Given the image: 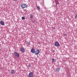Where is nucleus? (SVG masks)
<instances>
[{"label": "nucleus", "mask_w": 77, "mask_h": 77, "mask_svg": "<svg viewBox=\"0 0 77 77\" xmlns=\"http://www.w3.org/2000/svg\"><path fill=\"white\" fill-rule=\"evenodd\" d=\"M21 6L23 9H24V8H27V5L26 4H23L21 5Z\"/></svg>", "instance_id": "obj_1"}, {"label": "nucleus", "mask_w": 77, "mask_h": 77, "mask_svg": "<svg viewBox=\"0 0 77 77\" xmlns=\"http://www.w3.org/2000/svg\"><path fill=\"white\" fill-rule=\"evenodd\" d=\"M54 45L56 47H59L60 46V44L59 43L57 42H56L55 43Z\"/></svg>", "instance_id": "obj_2"}, {"label": "nucleus", "mask_w": 77, "mask_h": 77, "mask_svg": "<svg viewBox=\"0 0 77 77\" xmlns=\"http://www.w3.org/2000/svg\"><path fill=\"white\" fill-rule=\"evenodd\" d=\"M28 77H33V74L32 72H30L28 74Z\"/></svg>", "instance_id": "obj_3"}, {"label": "nucleus", "mask_w": 77, "mask_h": 77, "mask_svg": "<svg viewBox=\"0 0 77 77\" xmlns=\"http://www.w3.org/2000/svg\"><path fill=\"white\" fill-rule=\"evenodd\" d=\"M39 53H40V51H39V50L38 49L36 51H35V54H36V55H38V54H39Z\"/></svg>", "instance_id": "obj_4"}, {"label": "nucleus", "mask_w": 77, "mask_h": 77, "mask_svg": "<svg viewBox=\"0 0 77 77\" xmlns=\"http://www.w3.org/2000/svg\"><path fill=\"white\" fill-rule=\"evenodd\" d=\"M14 55L16 56H17V57H19V54L17 53V52H15L14 53Z\"/></svg>", "instance_id": "obj_5"}, {"label": "nucleus", "mask_w": 77, "mask_h": 77, "mask_svg": "<svg viewBox=\"0 0 77 77\" xmlns=\"http://www.w3.org/2000/svg\"><path fill=\"white\" fill-rule=\"evenodd\" d=\"M20 51L21 52H24L25 51V50H24V48H22L20 49Z\"/></svg>", "instance_id": "obj_6"}, {"label": "nucleus", "mask_w": 77, "mask_h": 77, "mask_svg": "<svg viewBox=\"0 0 77 77\" xmlns=\"http://www.w3.org/2000/svg\"><path fill=\"white\" fill-rule=\"evenodd\" d=\"M0 23L1 24V25L2 26H5V22H4V21H1L0 22Z\"/></svg>", "instance_id": "obj_7"}, {"label": "nucleus", "mask_w": 77, "mask_h": 77, "mask_svg": "<svg viewBox=\"0 0 77 77\" xmlns=\"http://www.w3.org/2000/svg\"><path fill=\"white\" fill-rule=\"evenodd\" d=\"M31 51L32 53H34L35 51V50L34 49H32Z\"/></svg>", "instance_id": "obj_8"}, {"label": "nucleus", "mask_w": 77, "mask_h": 77, "mask_svg": "<svg viewBox=\"0 0 77 77\" xmlns=\"http://www.w3.org/2000/svg\"><path fill=\"white\" fill-rule=\"evenodd\" d=\"M11 74H15V70H12L11 71Z\"/></svg>", "instance_id": "obj_9"}, {"label": "nucleus", "mask_w": 77, "mask_h": 77, "mask_svg": "<svg viewBox=\"0 0 77 77\" xmlns=\"http://www.w3.org/2000/svg\"><path fill=\"white\" fill-rule=\"evenodd\" d=\"M60 69L59 68H57L56 69V71H60Z\"/></svg>", "instance_id": "obj_10"}, {"label": "nucleus", "mask_w": 77, "mask_h": 77, "mask_svg": "<svg viewBox=\"0 0 77 77\" xmlns=\"http://www.w3.org/2000/svg\"><path fill=\"white\" fill-rule=\"evenodd\" d=\"M55 61V59H54L53 58L52 59V62H54Z\"/></svg>", "instance_id": "obj_11"}, {"label": "nucleus", "mask_w": 77, "mask_h": 77, "mask_svg": "<svg viewBox=\"0 0 77 77\" xmlns=\"http://www.w3.org/2000/svg\"><path fill=\"white\" fill-rule=\"evenodd\" d=\"M37 8L38 10H40V7H39V6H37Z\"/></svg>", "instance_id": "obj_12"}, {"label": "nucleus", "mask_w": 77, "mask_h": 77, "mask_svg": "<svg viewBox=\"0 0 77 77\" xmlns=\"http://www.w3.org/2000/svg\"><path fill=\"white\" fill-rule=\"evenodd\" d=\"M33 17V16L32 15H30V18H32Z\"/></svg>", "instance_id": "obj_13"}, {"label": "nucleus", "mask_w": 77, "mask_h": 77, "mask_svg": "<svg viewBox=\"0 0 77 77\" xmlns=\"http://www.w3.org/2000/svg\"><path fill=\"white\" fill-rule=\"evenodd\" d=\"M22 19L23 20H25V17H22Z\"/></svg>", "instance_id": "obj_14"}, {"label": "nucleus", "mask_w": 77, "mask_h": 77, "mask_svg": "<svg viewBox=\"0 0 77 77\" xmlns=\"http://www.w3.org/2000/svg\"><path fill=\"white\" fill-rule=\"evenodd\" d=\"M63 35L64 36H66V34H63Z\"/></svg>", "instance_id": "obj_15"}, {"label": "nucleus", "mask_w": 77, "mask_h": 77, "mask_svg": "<svg viewBox=\"0 0 77 77\" xmlns=\"http://www.w3.org/2000/svg\"><path fill=\"white\" fill-rule=\"evenodd\" d=\"M28 66H29V67H30V64H29V65H28Z\"/></svg>", "instance_id": "obj_16"}, {"label": "nucleus", "mask_w": 77, "mask_h": 77, "mask_svg": "<svg viewBox=\"0 0 77 77\" xmlns=\"http://www.w3.org/2000/svg\"><path fill=\"white\" fill-rule=\"evenodd\" d=\"M15 2V1H17V0H13Z\"/></svg>", "instance_id": "obj_17"}, {"label": "nucleus", "mask_w": 77, "mask_h": 77, "mask_svg": "<svg viewBox=\"0 0 77 77\" xmlns=\"http://www.w3.org/2000/svg\"><path fill=\"white\" fill-rule=\"evenodd\" d=\"M76 27H77V24H76Z\"/></svg>", "instance_id": "obj_18"}, {"label": "nucleus", "mask_w": 77, "mask_h": 77, "mask_svg": "<svg viewBox=\"0 0 77 77\" xmlns=\"http://www.w3.org/2000/svg\"><path fill=\"white\" fill-rule=\"evenodd\" d=\"M56 5H57V3H56Z\"/></svg>", "instance_id": "obj_19"}]
</instances>
